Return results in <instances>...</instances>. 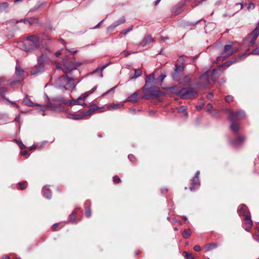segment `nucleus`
Returning a JSON list of instances; mask_svg holds the SVG:
<instances>
[{
  "mask_svg": "<svg viewBox=\"0 0 259 259\" xmlns=\"http://www.w3.org/2000/svg\"><path fill=\"white\" fill-rule=\"evenodd\" d=\"M88 95L89 93H85V94L82 95L80 97H78L76 100H72L71 101L66 100L62 97L60 98L58 100L54 99L53 100L55 101H60L62 103L69 106H72L74 105H82L83 103L80 102V101H83Z\"/></svg>",
  "mask_w": 259,
  "mask_h": 259,
  "instance_id": "nucleus-2",
  "label": "nucleus"
},
{
  "mask_svg": "<svg viewBox=\"0 0 259 259\" xmlns=\"http://www.w3.org/2000/svg\"><path fill=\"white\" fill-rule=\"evenodd\" d=\"M94 111L92 110H90L86 112H82L81 115H82V118H83L85 116H90L93 113Z\"/></svg>",
  "mask_w": 259,
  "mask_h": 259,
  "instance_id": "nucleus-30",
  "label": "nucleus"
},
{
  "mask_svg": "<svg viewBox=\"0 0 259 259\" xmlns=\"http://www.w3.org/2000/svg\"><path fill=\"white\" fill-rule=\"evenodd\" d=\"M56 67L59 69H62L65 74H67V71L76 69L81 65L80 62H74L73 61H69L68 60V57H66L63 59V66L64 68H62L61 65L58 62H55Z\"/></svg>",
  "mask_w": 259,
  "mask_h": 259,
  "instance_id": "nucleus-1",
  "label": "nucleus"
},
{
  "mask_svg": "<svg viewBox=\"0 0 259 259\" xmlns=\"http://www.w3.org/2000/svg\"><path fill=\"white\" fill-rule=\"evenodd\" d=\"M58 227V224H54L53 226V228L54 230H56Z\"/></svg>",
  "mask_w": 259,
  "mask_h": 259,
  "instance_id": "nucleus-54",
  "label": "nucleus"
},
{
  "mask_svg": "<svg viewBox=\"0 0 259 259\" xmlns=\"http://www.w3.org/2000/svg\"><path fill=\"white\" fill-rule=\"evenodd\" d=\"M199 174H200V172L199 171H197L196 173L195 177H197V178H198V176H199Z\"/></svg>",
  "mask_w": 259,
  "mask_h": 259,
  "instance_id": "nucleus-60",
  "label": "nucleus"
},
{
  "mask_svg": "<svg viewBox=\"0 0 259 259\" xmlns=\"http://www.w3.org/2000/svg\"><path fill=\"white\" fill-rule=\"evenodd\" d=\"M85 215L88 218H90L91 216V212L90 209L86 210Z\"/></svg>",
  "mask_w": 259,
  "mask_h": 259,
  "instance_id": "nucleus-46",
  "label": "nucleus"
},
{
  "mask_svg": "<svg viewBox=\"0 0 259 259\" xmlns=\"http://www.w3.org/2000/svg\"><path fill=\"white\" fill-rule=\"evenodd\" d=\"M245 117V113L243 111L237 112H231L228 116L229 119L231 121L239 120L243 119Z\"/></svg>",
  "mask_w": 259,
  "mask_h": 259,
  "instance_id": "nucleus-6",
  "label": "nucleus"
},
{
  "mask_svg": "<svg viewBox=\"0 0 259 259\" xmlns=\"http://www.w3.org/2000/svg\"><path fill=\"white\" fill-rule=\"evenodd\" d=\"M97 89V87H94L91 91H90V93H93Z\"/></svg>",
  "mask_w": 259,
  "mask_h": 259,
  "instance_id": "nucleus-57",
  "label": "nucleus"
},
{
  "mask_svg": "<svg viewBox=\"0 0 259 259\" xmlns=\"http://www.w3.org/2000/svg\"><path fill=\"white\" fill-rule=\"evenodd\" d=\"M43 71V68L42 67H39L38 68H37L36 70V71L33 73V74H35V73H36L38 72H40V71Z\"/></svg>",
  "mask_w": 259,
  "mask_h": 259,
  "instance_id": "nucleus-50",
  "label": "nucleus"
},
{
  "mask_svg": "<svg viewBox=\"0 0 259 259\" xmlns=\"http://www.w3.org/2000/svg\"><path fill=\"white\" fill-rule=\"evenodd\" d=\"M16 70L17 75L19 76H21V75L23 73V71L20 68L19 66H16Z\"/></svg>",
  "mask_w": 259,
  "mask_h": 259,
  "instance_id": "nucleus-39",
  "label": "nucleus"
},
{
  "mask_svg": "<svg viewBox=\"0 0 259 259\" xmlns=\"http://www.w3.org/2000/svg\"><path fill=\"white\" fill-rule=\"evenodd\" d=\"M217 246V244L215 243H210L208 244L205 246V248L206 251H208L209 250L214 249L216 248Z\"/></svg>",
  "mask_w": 259,
  "mask_h": 259,
  "instance_id": "nucleus-28",
  "label": "nucleus"
},
{
  "mask_svg": "<svg viewBox=\"0 0 259 259\" xmlns=\"http://www.w3.org/2000/svg\"><path fill=\"white\" fill-rule=\"evenodd\" d=\"M103 22V20H102L100 22H99V23L98 25H97L96 26L95 28H96V27H97L98 26H99L100 24H101L102 23V22Z\"/></svg>",
  "mask_w": 259,
  "mask_h": 259,
  "instance_id": "nucleus-61",
  "label": "nucleus"
},
{
  "mask_svg": "<svg viewBox=\"0 0 259 259\" xmlns=\"http://www.w3.org/2000/svg\"><path fill=\"white\" fill-rule=\"evenodd\" d=\"M24 104L25 105L28 106H34L32 102L27 98H26L23 101Z\"/></svg>",
  "mask_w": 259,
  "mask_h": 259,
  "instance_id": "nucleus-32",
  "label": "nucleus"
},
{
  "mask_svg": "<svg viewBox=\"0 0 259 259\" xmlns=\"http://www.w3.org/2000/svg\"><path fill=\"white\" fill-rule=\"evenodd\" d=\"M139 96V94L137 92L132 94L128 98V101L133 103H136L137 101V98Z\"/></svg>",
  "mask_w": 259,
  "mask_h": 259,
  "instance_id": "nucleus-20",
  "label": "nucleus"
},
{
  "mask_svg": "<svg viewBox=\"0 0 259 259\" xmlns=\"http://www.w3.org/2000/svg\"><path fill=\"white\" fill-rule=\"evenodd\" d=\"M8 92V90L5 87H2L0 88V96L2 97L4 100L9 102L4 96L5 94Z\"/></svg>",
  "mask_w": 259,
  "mask_h": 259,
  "instance_id": "nucleus-22",
  "label": "nucleus"
},
{
  "mask_svg": "<svg viewBox=\"0 0 259 259\" xmlns=\"http://www.w3.org/2000/svg\"><path fill=\"white\" fill-rule=\"evenodd\" d=\"M212 95L211 93L209 94L208 95V98L210 99L211 97H212Z\"/></svg>",
  "mask_w": 259,
  "mask_h": 259,
  "instance_id": "nucleus-62",
  "label": "nucleus"
},
{
  "mask_svg": "<svg viewBox=\"0 0 259 259\" xmlns=\"http://www.w3.org/2000/svg\"><path fill=\"white\" fill-rule=\"evenodd\" d=\"M166 75L161 74L156 79V83H161L165 78Z\"/></svg>",
  "mask_w": 259,
  "mask_h": 259,
  "instance_id": "nucleus-33",
  "label": "nucleus"
},
{
  "mask_svg": "<svg viewBox=\"0 0 259 259\" xmlns=\"http://www.w3.org/2000/svg\"><path fill=\"white\" fill-rule=\"evenodd\" d=\"M238 213L239 215H242L244 216L245 217L247 215H250V213L248 211V210L247 209V207L246 205H241L239 210H238Z\"/></svg>",
  "mask_w": 259,
  "mask_h": 259,
  "instance_id": "nucleus-13",
  "label": "nucleus"
},
{
  "mask_svg": "<svg viewBox=\"0 0 259 259\" xmlns=\"http://www.w3.org/2000/svg\"><path fill=\"white\" fill-rule=\"evenodd\" d=\"M197 184L199 185V179L197 177H194L193 179L192 183L190 187V189L191 191L195 190V185Z\"/></svg>",
  "mask_w": 259,
  "mask_h": 259,
  "instance_id": "nucleus-19",
  "label": "nucleus"
},
{
  "mask_svg": "<svg viewBox=\"0 0 259 259\" xmlns=\"http://www.w3.org/2000/svg\"><path fill=\"white\" fill-rule=\"evenodd\" d=\"M212 108V106L211 104H208L207 105V111L210 110V109Z\"/></svg>",
  "mask_w": 259,
  "mask_h": 259,
  "instance_id": "nucleus-51",
  "label": "nucleus"
},
{
  "mask_svg": "<svg viewBox=\"0 0 259 259\" xmlns=\"http://www.w3.org/2000/svg\"><path fill=\"white\" fill-rule=\"evenodd\" d=\"M187 107L186 106H182L179 109V113H184L186 117L188 116V113L186 112Z\"/></svg>",
  "mask_w": 259,
  "mask_h": 259,
  "instance_id": "nucleus-29",
  "label": "nucleus"
},
{
  "mask_svg": "<svg viewBox=\"0 0 259 259\" xmlns=\"http://www.w3.org/2000/svg\"><path fill=\"white\" fill-rule=\"evenodd\" d=\"M194 249L196 251H199L200 250H201V247L199 245H195L194 247Z\"/></svg>",
  "mask_w": 259,
  "mask_h": 259,
  "instance_id": "nucleus-48",
  "label": "nucleus"
},
{
  "mask_svg": "<svg viewBox=\"0 0 259 259\" xmlns=\"http://www.w3.org/2000/svg\"><path fill=\"white\" fill-rule=\"evenodd\" d=\"M153 41V39L150 36H148L147 37L145 38L142 42H141V45L142 46H145L148 44H149Z\"/></svg>",
  "mask_w": 259,
  "mask_h": 259,
  "instance_id": "nucleus-25",
  "label": "nucleus"
},
{
  "mask_svg": "<svg viewBox=\"0 0 259 259\" xmlns=\"http://www.w3.org/2000/svg\"><path fill=\"white\" fill-rule=\"evenodd\" d=\"M122 53L124 54L125 57H127L131 54L125 50L123 51Z\"/></svg>",
  "mask_w": 259,
  "mask_h": 259,
  "instance_id": "nucleus-52",
  "label": "nucleus"
},
{
  "mask_svg": "<svg viewBox=\"0 0 259 259\" xmlns=\"http://www.w3.org/2000/svg\"><path fill=\"white\" fill-rule=\"evenodd\" d=\"M233 98L231 96H227L226 97L225 100L227 102L230 103L233 101Z\"/></svg>",
  "mask_w": 259,
  "mask_h": 259,
  "instance_id": "nucleus-41",
  "label": "nucleus"
},
{
  "mask_svg": "<svg viewBox=\"0 0 259 259\" xmlns=\"http://www.w3.org/2000/svg\"><path fill=\"white\" fill-rule=\"evenodd\" d=\"M254 7H255V6H254V4L250 3L248 4L247 9L249 10H253L254 8Z\"/></svg>",
  "mask_w": 259,
  "mask_h": 259,
  "instance_id": "nucleus-43",
  "label": "nucleus"
},
{
  "mask_svg": "<svg viewBox=\"0 0 259 259\" xmlns=\"http://www.w3.org/2000/svg\"><path fill=\"white\" fill-rule=\"evenodd\" d=\"M250 54H253L255 55H259V46L257 48H256L254 50L252 51L251 52H249V50H247L246 52L244 53L242 55V56H240L237 60H235L234 61H228L226 62L224 65V66H229L233 63H235L239 60H241L242 58L245 57L246 56L250 55Z\"/></svg>",
  "mask_w": 259,
  "mask_h": 259,
  "instance_id": "nucleus-5",
  "label": "nucleus"
},
{
  "mask_svg": "<svg viewBox=\"0 0 259 259\" xmlns=\"http://www.w3.org/2000/svg\"><path fill=\"white\" fill-rule=\"evenodd\" d=\"M142 70L140 69H135V74L133 76H131L130 79H136L142 75Z\"/></svg>",
  "mask_w": 259,
  "mask_h": 259,
  "instance_id": "nucleus-21",
  "label": "nucleus"
},
{
  "mask_svg": "<svg viewBox=\"0 0 259 259\" xmlns=\"http://www.w3.org/2000/svg\"><path fill=\"white\" fill-rule=\"evenodd\" d=\"M125 21V18L122 17L120 18L119 20L115 21L114 23H113L111 25L108 26L107 27V30L108 31H112L114 28L117 27V26L124 23Z\"/></svg>",
  "mask_w": 259,
  "mask_h": 259,
  "instance_id": "nucleus-11",
  "label": "nucleus"
},
{
  "mask_svg": "<svg viewBox=\"0 0 259 259\" xmlns=\"http://www.w3.org/2000/svg\"><path fill=\"white\" fill-rule=\"evenodd\" d=\"M35 148H36V146H32V147H31L30 148V150H32V149H35Z\"/></svg>",
  "mask_w": 259,
  "mask_h": 259,
  "instance_id": "nucleus-63",
  "label": "nucleus"
},
{
  "mask_svg": "<svg viewBox=\"0 0 259 259\" xmlns=\"http://www.w3.org/2000/svg\"><path fill=\"white\" fill-rule=\"evenodd\" d=\"M66 51L67 52H69V53H71V54H74L75 53L77 52V51L75 50V51H70L69 50H68V49L66 48Z\"/></svg>",
  "mask_w": 259,
  "mask_h": 259,
  "instance_id": "nucleus-53",
  "label": "nucleus"
},
{
  "mask_svg": "<svg viewBox=\"0 0 259 259\" xmlns=\"http://www.w3.org/2000/svg\"><path fill=\"white\" fill-rule=\"evenodd\" d=\"M38 62L40 65H42L47 60V58L44 56H40L37 59Z\"/></svg>",
  "mask_w": 259,
  "mask_h": 259,
  "instance_id": "nucleus-34",
  "label": "nucleus"
},
{
  "mask_svg": "<svg viewBox=\"0 0 259 259\" xmlns=\"http://www.w3.org/2000/svg\"><path fill=\"white\" fill-rule=\"evenodd\" d=\"M155 79V76L154 73H152L148 75L146 80V84L143 88L144 93H149L151 92V89L148 87V83L152 82Z\"/></svg>",
  "mask_w": 259,
  "mask_h": 259,
  "instance_id": "nucleus-9",
  "label": "nucleus"
},
{
  "mask_svg": "<svg viewBox=\"0 0 259 259\" xmlns=\"http://www.w3.org/2000/svg\"><path fill=\"white\" fill-rule=\"evenodd\" d=\"M18 145L21 149H24L25 148V146L21 142H18Z\"/></svg>",
  "mask_w": 259,
  "mask_h": 259,
  "instance_id": "nucleus-49",
  "label": "nucleus"
},
{
  "mask_svg": "<svg viewBox=\"0 0 259 259\" xmlns=\"http://www.w3.org/2000/svg\"><path fill=\"white\" fill-rule=\"evenodd\" d=\"M107 65H103L101 68H97L93 73H96V72H99L100 73V76L101 77L103 76L102 74V71L107 67Z\"/></svg>",
  "mask_w": 259,
  "mask_h": 259,
  "instance_id": "nucleus-31",
  "label": "nucleus"
},
{
  "mask_svg": "<svg viewBox=\"0 0 259 259\" xmlns=\"http://www.w3.org/2000/svg\"><path fill=\"white\" fill-rule=\"evenodd\" d=\"M230 128L233 132H237L239 130V126L238 124L235 122H232L230 125Z\"/></svg>",
  "mask_w": 259,
  "mask_h": 259,
  "instance_id": "nucleus-26",
  "label": "nucleus"
},
{
  "mask_svg": "<svg viewBox=\"0 0 259 259\" xmlns=\"http://www.w3.org/2000/svg\"><path fill=\"white\" fill-rule=\"evenodd\" d=\"M133 26H131L127 29H123L121 31V33L125 35L127 33L130 32L133 29Z\"/></svg>",
  "mask_w": 259,
  "mask_h": 259,
  "instance_id": "nucleus-38",
  "label": "nucleus"
},
{
  "mask_svg": "<svg viewBox=\"0 0 259 259\" xmlns=\"http://www.w3.org/2000/svg\"><path fill=\"white\" fill-rule=\"evenodd\" d=\"M184 82L186 83V84H187L188 85L190 84V83L191 82V80L190 78V75H188L185 77Z\"/></svg>",
  "mask_w": 259,
  "mask_h": 259,
  "instance_id": "nucleus-37",
  "label": "nucleus"
},
{
  "mask_svg": "<svg viewBox=\"0 0 259 259\" xmlns=\"http://www.w3.org/2000/svg\"><path fill=\"white\" fill-rule=\"evenodd\" d=\"M191 231L190 229H186L182 233V236L184 238H188L191 235Z\"/></svg>",
  "mask_w": 259,
  "mask_h": 259,
  "instance_id": "nucleus-27",
  "label": "nucleus"
},
{
  "mask_svg": "<svg viewBox=\"0 0 259 259\" xmlns=\"http://www.w3.org/2000/svg\"><path fill=\"white\" fill-rule=\"evenodd\" d=\"M178 95L182 99H189L195 97L197 95V92L192 88H185L181 89Z\"/></svg>",
  "mask_w": 259,
  "mask_h": 259,
  "instance_id": "nucleus-3",
  "label": "nucleus"
},
{
  "mask_svg": "<svg viewBox=\"0 0 259 259\" xmlns=\"http://www.w3.org/2000/svg\"><path fill=\"white\" fill-rule=\"evenodd\" d=\"M61 54V51H58V52H57L56 53V56L57 57H58V56H60Z\"/></svg>",
  "mask_w": 259,
  "mask_h": 259,
  "instance_id": "nucleus-56",
  "label": "nucleus"
},
{
  "mask_svg": "<svg viewBox=\"0 0 259 259\" xmlns=\"http://www.w3.org/2000/svg\"><path fill=\"white\" fill-rule=\"evenodd\" d=\"M26 182H23L19 183V187L21 190H23L25 188L24 185Z\"/></svg>",
  "mask_w": 259,
  "mask_h": 259,
  "instance_id": "nucleus-44",
  "label": "nucleus"
},
{
  "mask_svg": "<svg viewBox=\"0 0 259 259\" xmlns=\"http://www.w3.org/2000/svg\"><path fill=\"white\" fill-rule=\"evenodd\" d=\"M128 159L131 161H134L135 160V157H134V155H129L128 156Z\"/></svg>",
  "mask_w": 259,
  "mask_h": 259,
  "instance_id": "nucleus-47",
  "label": "nucleus"
},
{
  "mask_svg": "<svg viewBox=\"0 0 259 259\" xmlns=\"http://www.w3.org/2000/svg\"><path fill=\"white\" fill-rule=\"evenodd\" d=\"M9 7V4L7 2L0 3V12H6Z\"/></svg>",
  "mask_w": 259,
  "mask_h": 259,
  "instance_id": "nucleus-23",
  "label": "nucleus"
},
{
  "mask_svg": "<svg viewBox=\"0 0 259 259\" xmlns=\"http://www.w3.org/2000/svg\"><path fill=\"white\" fill-rule=\"evenodd\" d=\"M184 253L185 254V259H195V258L193 256H192V254L190 253L184 251Z\"/></svg>",
  "mask_w": 259,
  "mask_h": 259,
  "instance_id": "nucleus-36",
  "label": "nucleus"
},
{
  "mask_svg": "<svg viewBox=\"0 0 259 259\" xmlns=\"http://www.w3.org/2000/svg\"><path fill=\"white\" fill-rule=\"evenodd\" d=\"M26 45L37 47L38 46V42L36 37L34 35L29 36L27 38V41L23 44L22 49L24 50L25 52H29L31 48L30 47H27Z\"/></svg>",
  "mask_w": 259,
  "mask_h": 259,
  "instance_id": "nucleus-4",
  "label": "nucleus"
},
{
  "mask_svg": "<svg viewBox=\"0 0 259 259\" xmlns=\"http://www.w3.org/2000/svg\"><path fill=\"white\" fill-rule=\"evenodd\" d=\"M123 106V104L122 103H118L116 104H109L107 106V108L108 110H115L119 109Z\"/></svg>",
  "mask_w": 259,
  "mask_h": 259,
  "instance_id": "nucleus-17",
  "label": "nucleus"
},
{
  "mask_svg": "<svg viewBox=\"0 0 259 259\" xmlns=\"http://www.w3.org/2000/svg\"><path fill=\"white\" fill-rule=\"evenodd\" d=\"M113 181L114 183H119L121 182L120 178L117 176L113 177Z\"/></svg>",
  "mask_w": 259,
  "mask_h": 259,
  "instance_id": "nucleus-40",
  "label": "nucleus"
},
{
  "mask_svg": "<svg viewBox=\"0 0 259 259\" xmlns=\"http://www.w3.org/2000/svg\"><path fill=\"white\" fill-rule=\"evenodd\" d=\"M20 153L22 156H25L26 157L29 156V154L27 151H21Z\"/></svg>",
  "mask_w": 259,
  "mask_h": 259,
  "instance_id": "nucleus-45",
  "label": "nucleus"
},
{
  "mask_svg": "<svg viewBox=\"0 0 259 259\" xmlns=\"http://www.w3.org/2000/svg\"><path fill=\"white\" fill-rule=\"evenodd\" d=\"M76 218V213L74 212H73L69 217V221L71 223L75 222V219Z\"/></svg>",
  "mask_w": 259,
  "mask_h": 259,
  "instance_id": "nucleus-35",
  "label": "nucleus"
},
{
  "mask_svg": "<svg viewBox=\"0 0 259 259\" xmlns=\"http://www.w3.org/2000/svg\"><path fill=\"white\" fill-rule=\"evenodd\" d=\"M184 4L183 3L179 4L176 7L173 8L172 12L175 15H178L183 10Z\"/></svg>",
  "mask_w": 259,
  "mask_h": 259,
  "instance_id": "nucleus-16",
  "label": "nucleus"
},
{
  "mask_svg": "<svg viewBox=\"0 0 259 259\" xmlns=\"http://www.w3.org/2000/svg\"><path fill=\"white\" fill-rule=\"evenodd\" d=\"M234 50L231 45L225 46L224 50L222 52V55H225V57H228L233 54Z\"/></svg>",
  "mask_w": 259,
  "mask_h": 259,
  "instance_id": "nucleus-10",
  "label": "nucleus"
},
{
  "mask_svg": "<svg viewBox=\"0 0 259 259\" xmlns=\"http://www.w3.org/2000/svg\"><path fill=\"white\" fill-rule=\"evenodd\" d=\"M60 88H61L62 89L63 91L66 90L67 89L64 86L61 87Z\"/></svg>",
  "mask_w": 259,
  "mask_h": 259,
  "instance_id": "nucleus-64",
  "label": "nucleus"
},
{
  "mask_svg": "<svg viewBox=\"0 0 259 259\" xmlns=\"http://www.w3.org/2000/svg\"><path fill=\"white\" fill-rule=\"evenodd\" d=\"M184 70V66L183 64L178 65V63L175 64V70L172 73V77L175 80H177L178 77L182 73Z\"/></svg>",
  "mask_w": 259,
  "mask_h": 259,
  "instance_id": "nucleus-8",
  "label": "nucleus"
},
{
  "mask_svg": "<svg viewBox=\"0 0 259 259\" xmlns=\"http://www.w3.org/2000/svg\"><path fill=\"white\" fill-rule=\"evenodd\" d=\"M2 259H11V258L9 256H8L7 255H5L3 256Z\"/></svg>",
  "mask_w": 259,
  "mask_h": 259,
  "instance_id": "nucleus-55",
  "label": "nucleus"
},
{
  "mask_svg": "<svg viewBox=\"0 0 259 259\" xmlns=\"http://www.w3.org/2000/svg\"><path fill=\"white\" fill-rule=\"evenodd\" d=\"M161 0H156L155 2H154V5H157L159 4V3L160 2Z\"/></svg>",
  "mask_w": 259,
  "mask_h": 259,
  "instance_id": "nucleus-58",
  "label": "nucleus"
},
{
  "mask_svg": "<svg viewBox=\"0 0 259 259\" xmlns=\"http://www.w3.org/2000/svg\"><path fill=\"white\" fill-rule=\"evenodd\" d=\"M38 106L40 108V109L44 111L46 109H49L51 110L54 111H57L59 110H61L62 109V107L61 105H56L54 104H53L51 102H49L46 106H41V105H38Z\"/></svg>",
  "mask_w": 259,
  "mask_h": 259,
  "instance_id": "nucleus-7",
  "label": "nucleus"
},
{
  "mask_svg": "<svg viewBox=\"0 0 259 259\" xmlns=\"http://www.w3.org/2000/svg\"><path fill=\"white\" fill-rule=\"evenodd\" d=\"M215 71V70L214 69H213L212 73L210 72H207L205 74L202 75L200 77V79L203 81V83L205 84H208L209 83V74H211V75H213Z\"/></svg>",
  "mask_w": 259,
  "mask_h": 259,
  "instance_id": "nucleus-12",
  "label": "nucleus"
},
{
  "mask_svg": "<svg viewBox=\"0 0 259 259\" xmlns=\"http://www.w3.org/2000/svg\"><path fill=\"white\" fill-rule=\"evenodd\" d=\"M59 79H64L66 81L67 84H68L70 87L72 89L74 88L75 87V85L72 82V79L69 77L67 74L65 76L61 77Z\"/></svg>",
  "mask_w": 259,
  "mask_h": 259,
  "instance_id": "nucleus-15",
  "label": "nucleus"
},
{
  "mask_svg": "<svg viewBox=\"0 0 259 259\" xmlns=\"http://www.w3.org/2000/svg\"><path fill=\"white\" fill-rule=\"evenodd\" d=\"M45 195L49 199H50L51 198V192L49 190H47L45 192Z\"/></svg>",
  "mask_w": 259,
  "mask_h": 259,
  "instance_id": "nucleus-42",
  "label": "nucleus"
},
{
  "mask_svg": "<svg viewBox=\"0 0 259 259\" xmlns=\"http://www.w3.org/2000/svg\"><path fill=\"white\" fill-rule=\"evenodd\" d=\"M250 228H249V226H248V227H247L245 229V230L246 231L249 232V230H250Z\"/></svg>",
  "mask_w": 259,
  "mask_h": 259,
  "instance_id": "nucleus-59",
  "label": "nucleus"
},
{
  "mask_svg": "<svg viewBox=\"0 0 259 259\" xmlns=\"http://www.w3.org/2000/svg\"><path fill=\"white\" fill-rule=\"evenodd\" d=\"M244 140L245 138L244 137H239L232 142V144L235 146H240L243 144Z\"/></svg>",
  "mask_w": 259,
  "mask_h": 259,
  "instance_id": "nucleus-14",
  "label": "nucleus"
},
{
  "mask_svg": "<svg viewBox=\"0 0 259 259\" xmlns=\"http://www.w3.org/2000/svg\"><path fill=\"white\" fill-rule=\"evenodd\" d=\"M245 224L246 225L249 226V228H251L252 226V222L251 220L250 215H247L244 219Z\"/></svg>",
  "mask_w": 259,
  "mask_h": 259,
  "instance_id": "nucleus-24",
  "label": "nucleus"
},
{
  "mask_svg": "<svg viewBox=\"0 0 259 259\" xmlns=\"http://www.w3.org/2000/svg\"><path fill=\"white\" fill-rule=\"evenodd\" d=\"M67 118L69 119H72L74 120H80L82 119V115H81V113L78 114H68L67 115Z\"/></svg>",
  "mask_w": 259,
  "mask_h": 259,
  "instance_id": "nucleus-18",
  "label": "nucleus"
}]
</instances>
